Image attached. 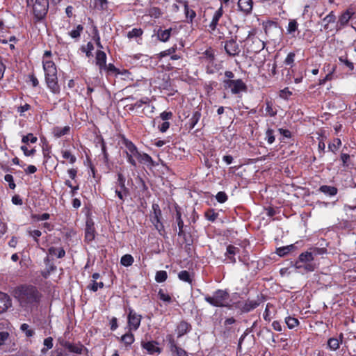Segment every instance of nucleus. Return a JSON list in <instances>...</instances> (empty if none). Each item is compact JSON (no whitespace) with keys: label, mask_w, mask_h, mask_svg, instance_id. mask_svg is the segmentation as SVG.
Segmentation results:
<instances>
[{"label":"nucleus","mask_w":356,"mask_h":356,"mask_svg":"<svg viewBox=\"0 0 356 356\" xmlns=\"http://www.w3.org/2000/svg\"><path fill=\"white\" fill-rule=\"evenodd\" d=\"M158 297L161 301L165 303L170 304L172 302V296L161 289L158 291Z\"/></svg>","instance_id":"43"},{"label":"nucleus","mask_w":356,"mask_h":356,"mask_svg":"<svg viewBox=\"0 0 356 356\" xmlns=\"http://www.w3.org/2000/svg\"><path fill=\"white\" fill-rule=\"evenodd\" d=\"M108 0H95V7L101 11L107 10L108 9Z\"/></svg>","instance_id":"57"},{"label":"nucleus","mask_w":356,"mask_h":356,"mask_svg":"<svg viewBox=\"0 0 356 356\" xmlns=\"http://www.w3.org/2000/svg\"><path fill=\"white\" fill-rule=\"evenodd\" d=\"M62 156L64 159L69 160L70 163L74 164L76 161V157L69 150H62Z\"/></svg>","instance_id":"51"},{"label":"nucleus","mask_w":356,"mask_h":356,"mask_svg":"<svg viewBox=\"0 0 356 356\" xmlns=\"http://www.w3.org/2000/svg\"><path fill=\"white\" fill-rule=\"evenodd\" d=\"M38 141V138L33 135L32 133H29L25 136H23L22 138V143L26 145L29 143H35Z\"/></svg>","instance_id":"46"},{"label":"nucleus","mask_w":356,"mask_h":356,"mask_svg":"<svg viewBox=\"0 0 356 356\" xmlns=\"http://www.w3.org/2000/svg\"><path fill=\"white\" fill-rule=\"evenodd\" d=\"M134 261V257L129 254L123 255L120 259V264L126 267L131 266Z\"/></svg>","instance_id":"49"},{"label":"nucleus","mask_w":356,"mask_h":356,"mask_svg":"<svg viewBox=\"0 0 356 356\" xmlns=\"http://www.w3.org/2000/svg\"><path fill=\"white\" fill-rule=\"evenodd\" d=\"M103 70L106 72L107 75L115 74L117 76L118 75V73H120L119 69L117 68L113 63L106 65V67H103Z\"/></svg>","instance_id":"52"},{"label":"nucleus","mask_w":356,"mask_h":356,"mask_svg":"<svg viewBox=\"0 0 356 356\" xmlns=\"http://www.w3.org/2000/svg\"><path fill=\"white\" fill-rule=\"evenodd\" d=\"M98 145H99L101 147L104 163L108 164L109 162V154L107 150L106 143L101 135L96 137V146Z\"/></svg>","instance_id":"23"},{"label":"nucleus","mask_w":356,"mask_h":356,"mask_svg":"<svg viewBox=\"0 0 356 356\" xmlns=\"http://www.w3.org/2000/svg\"><path fill=\"white\" fill-rule=\"evenodd\" d=\"M133 331L129 330L127 332L123 334L119 339L120 341L124 343L125 348L128 350L131 345L135 341L134 334L132 333Z\"/></svg>","instance_id":"32"},{"label":"nucleus","mask_w":356,"mask_h":356,"mask_svg":"<svg viewBox=\"0 0 356 356\" xmlns=\"http://www.w3.org/2000/svg\"><path fill=\"white\" fill-rule=\"evenodd\" d=\"M12 306V300L10 296L3 292L0 291V314L5 312Z\"/></svg>","instance_id":"24"},{"label":"nucleus","mask_w":356,"mask_h":356,"mask_svg":"<svg viewBox=\"0 0 356 356\" xmlns=\"http://www.w3.org/2000/svg\"><path fill=\"white\" fill-rule=\"evenodd\" d=\"M104 287V284L102 282H97L95 280H92L91 283L88 286V289L93 292L97 291L99 289H103Z\"/></svg>","instance_id":"54"},{"label":"nucleus","mask_w":356,"mask_h":356,"mask_svg":"<svg viewBox=\"0 0 356 356\" xmlns=\"http://www.w3.org/2000/svg\"><path fill=\"white\" fill-rule=\"evenodd\" d=\"M298 26L299 24L296 19H289L288 26L286 27V33L291 35L292 37H295L296 32H298V33H299Z\"/></svg>","instance_id":"35"},{"label":"nucleus","mask_w":356,"mask_h":356,"mask_svg":"<svg viewBox=\"0 0 356 356\" xmlns=\"http://www.w3.org/2000/svg\"><path fill=\"white\" fill-rule=\"evenodd\" d=\"M141 320V315L138 314L132 308H129L127 325L129 330L136 331L140 325Z\"/></svg>","instance_id":"14"},{"label":"nucleus","mask_w":356,"mask_h":356,"mask_svg":"<svg viewBox=\"0 0 356 356\" xmlns=\"http://www.w3.org/2000/svg\"><path fill=\"white\" fill-rule=\"evenodd\" d=\"M168 278V273L165 270H159L155 275V280L159 283L165 282Z\"/></svg>","instance_id":"59"},{"label":"nucleus","mask_w":356,"mask_h":356,"mask_svg":"<svg viewBox=\"0 0 356 356\" xmlns=\"http://www.w3.org/2000/svg\"><path fill=\"white\" fill-rule=\"evenodd\" d=\"M285 323L287 325V327L290 330L295 328L298 326L300 322L298 318L292 316H287L285 318Z\"/></svg>","instance_id":"45"},{"label":"nucleus","mask_w":356,"mask_h":356,"mask_svg":"<svg viewBox=\"0 0 356 356\" xmlns=\"http://www.w3.org/2000/svg\"><path fill=\"white\" fill-rule=\"evenodd\" d=\"M96 230L95 223L91 218L86 220L85 229V241L88 243L92 241L95 238Z\"/></svg>","instance_id":"18"},{"label":"nucleus","mask_w":356,"mask_h":356,"mask_svg":"<svg viewBox=\"0 0 356 356\" xmlns=\"http://www.w3.org/2000/svg\"><path fill=\"white\" fill-rule=\"evenodd\" d=\"M81 49L83 52L86 53V55L88 58L92 56V51L94 49V46L91 42H88L86 44V47H81Z\"/></svg>","instance_id":"60"},{"label":"nucleus","mask_w":356,"mask_h":356,"mask_svg":"<svg viewBox=\"0 0 356 356\" xmlns=\"http://www.w3.org/2000/svg\"><path fill=\"white\" fill-rule=\"evenodd\" d=\"M238 8L239 11L242 12L245 15H249L252 13L253 8L252 0H238Z\"/></svg>","instance_id":"22"},{"label":"nucleus","mask_w":356,"mask_h":356,"mask_svg":"<svg viewBox=\"0 0 356 356\" xmlns=\"http://www.w3.org/2000/svg\"><path fill=\"white\" fill-rule=\"evenodd\" d=\"M265 45V42L252 32L249 33L245 40L248 54H258L264 49Z\"/></svg>","instance_id":"7"},{"label":"nucleus","mask_w":356,"mask_h":356,"mask_svg":"<svg viewBox=\"0 0 356 356\" xmlns=\"http://www.w3.org/2000/svg\"><path fill=\"white\" fill-rule=\"evenodd\" d=\"M337 24V16L334 11H330L321 22V24L326 33H330L335 30Z\"/></svg>","instance_id":"15"},{"label":"nucleus","mask_w":356,"mask_h":356,"mask_svg":"<svg viewBox=\"0 0 356 356\" xmlns=\"http://www.w3.org/2000/svg\"><path fill=\"white\" fill-rule=\"evenodd\" d=\"M236 320L234 317L226 318L223 322V327L220 332L221 337L227 339L234 334L235 329L232 326L236 323Z\"/></svg>","instance_id":"17"},{"label":"nucleus","mask_w":356,"mask_h":356,"mask_svg":"<svg viewBox=\"0 0 356 356\" xmlns=\"http://www.w3.org/2000/svg\"><path fill=\"white\" fill-rule=\"evenodd\" d=\"M314 260L313 254L310 250L302 252L298 259L293 262V266L301 273L312 272L315 270V265L311 261ZM293 263V261L291 262Z\"/></svg>","instance_id":"5"},{"label":"nucleus","mask_w":356,"mask_h":356,"mask_svg":"<svg viewBox=\"0 0 356 356\" xmlns=\"http://www.w3.org/2000/svg\"><path fill=\"white\" fill-rule=\"evenodd\" d=\"M265 116L274 117L277 113V110L275 106L274 102L270 99H266L265 100Z\"/></svg>","instance_id":"30"},{"label":"nucleus","mask_w":356,"mask_h":356,"mask_svg":"<svg viewBox=\"0 0 356 356\" xmlns=\"http://www.w3.org/2000/svg\"><path fill=\"white\" fill-rule=\"evenodd\" d=\"M106 54L102 50H97L95 56V63L98 66L99 71L103 70V67H106Z\"/></svg>","instance_id":"26"},{"label":"nucleus","mask_w":356,"mask_h":356,"mask_svg":"<svg viewBox=\"0 0 356 356\" xmlns=\"http://www.w3.org/2000/svg\"><path fill=\"white\" fill-rule=\"evenodd\" d=\"M149 102L150 99L147 97H143L140 100L131 104L129 109L133 110L134 108H139L144 104H149Z\"/></svg>","instance_id":"50"},{"label":"nucleus","mask_w":356,"mask_h":356,"mask_svg":"<svg viewBox=\"0 0 356 356\" xmlns=\"http://www.w3.org/2000/svg\"><path fill=\"white\" fill-rule=\"evenodd\" d=\"M48 254L50 255H55L58 259H62L65 256V251L63 248H56L54 246H51L48 249Z\"/></svg>","instance_id":"38"},{"label":"nucleus","mask_w":356,"mask_h":356,"mask_svg":"<svg viewBox=\"0 0 356 356\" xmlns=\"http://www.w3.org/2000/svg\"><path fill=\"white\" fill-rule=\"evenodd\" d=\"M224 49L226 54L230 57H236L240 55L241 51L239 44L235 38H230L224 42Z\"/></svg>","instance_id":"13"},{"label":"nucleus","mask_w":356,"mask_h":356,"mask_svg":"<svg viewBox=\"0 0 356 356\" xmlns=\"http://www.w3.org/2000/svg\"><path fill=\"white\" fill-rule=\"evenodd\" d=\"M204 216L207 220L214 222L218 217V213L213 209H209L204 212Z\"/></svg>","instance_id":"48"},{"label":"nucleus","mask_w":356,"mask_h":356,"mask_svg":"<svg viewBox=\"0 0 356 356\" xmlns=\"http://www.w3.org/2000/svg\"><path fill=\"white\" fill-rule=\"evenodd\" d=\"M222 85L225 90H229L233 95H238L241 92H246L248 90L247 85L241 79L222 80Z\"/></svg>","instance_id":"10"},{"label":"nucleus","mask_w":356,"mask_h":356,"mask_svg":"<svg viewBox=\"0 0 356 356\" xmlns=\"http://www.w3.org/2000/svg\"><path fill=\"white\" fill-rule=\"evenodd\" d=\"M200 58L202 61L207 62L209 64H213L216 59L215 50L212 47H209L202 53Z\"/></svg>","instance_id":"25"},{"label":"nucleus","mask_w":356,"mask_h":356,"mask_svg":"<svg viewBox=\"0 0 356 356\" xmlns=\"http://www.w3.org/2000/svg\"><path fill=\"white\" fill-rule=\"evenodd\" d=\"M265 140L269 145L273 144L275 140V131L271 128H268L265 132Z\"/></svg>","instance_id":"47"},{"label":"nucleus","mask_w":356,"mask_h":356,"mask_svg":"<svg viewBox=\"0 0 356 356\" xmlns=\"http://www.w3.org/2000/svg\"><path fill=\"white\" fill-rule=\"evenodd\" d=\"M15 296L22 308L32 311L39 306L42 295L35 286L24 284L15 288Z\"/></svg>","instance_id":"2"},{"label":"nucleus","mask_w":356,"mask_h":356,"mask_svg":"<svg viewBox=\"0 0 356 356\" xmlns=\"http://www.w3.org/2000/svg\"><path fill=\"white\" fill-rule=\"evenodd\" d=\"M143 34V31L142 29L134 28L131 31L127 33V38L129 39H132L134 38H140Z\"/></svg>","instance_id":"56"},{"label":"nucleus","mask_w":356,"mask_h":356,"mask_svg":"<svg viewBox=\"0 0 356 356\" xmlns=\"http://www.w3.org/2000/svg\"><path fill=\"white\" fill-rule=\"evenodd\" d=\"M295 57V52H289L286 56V58L284 59V64L286 65H289L291 67H292L294 65Z\"/></svg>","instance_id":"62"},{"label":"nucleus","mask_w":356,"mask_h":356,"mask_svg":"<svg viewBox=\"0 0 356 356\" xmlns=\"http://www.w3.org/2000/svg\"><path fill=\"white\" fill-rule=\"evenodd\" d=\"M178 277L180 280L187 282L190 284H191L193 282V278L191 277V273L188 270H181L178 273Z\"/></svg>","instance_id":"42"},{"label":"nucleus","mask_w":356,"mask_h":356,"mask_svg":"<svg viewBox=\"0 0 356 356\" xmlns=\"http://www.w3.org/2000/svg\"><path fill=\"white\" fill-rule=\"evenodd\" d=\"M354 12L353 9L348 8L343 11L338 18L335 25V31H339L348 26L350 19L353 17Z\"/></svg>","instance_id":"16"},{"label":"nucleus","mask_w":356,"mask_h":356,"mask_svg":"<svg viewBox=\"0 0 356 356\" xmlns=\"http://www.w3.org/2000/svg\"><path fill=\"white\" fill-rule=\"evenodd\" d=\"M114 189L115 195L119 199L120 204H122L125 199L130 195V190L126 186L125 176L121 172L117 175V180L115 182Z\"/></svg>","instance_id":"6"},{"label":"nucleus","mask_w":356,"mask_h":356,"mask_svg":"<svg viewBox=\"0 0 356 356\" xmlns=\"http://www.w3.org/2000/svg\"><path fill=\"white\" fill-rule=\"evenodd\" d=\"M48 9L49 0H35V3L33 5L34 17L38 21L43 19L47 14Z\"/></svg>","instance_id":"12"},{"label":"nucleus","mask_w":356,"mask_h":356,"mask_svg":"<svg viewBox=\"0 0 356 356\" xmlns=\"http://www.w3.org/2000/svg\"><path fill=\"white\" fill-rule=\"evenodd\" d=\"M50 215L48 213H44L42 214H32L31 218L36 221H43L49 219Z\"/></svg>","instance_id":"64"},{"label":"nucleus","mask_w":356,"mask_h":356,"mask_svg":"<svg viewBox=\"0 0 356 356\" xmlns=\"http://www.w3.org/2000/svg\"><path fill=\"white\" fill-rule=\"evenodd\" d=\"M191 330V325L186 321H181L177 326L176 332L177 333V338H180L186 334Z\"/></svg>","instance_id":"28"},{"label":"nucleus","mask_w":356,"mask_h":356,"mask_svg":"<svg viewBox=\"0 0 356 356\" xmlns=\"http://www.w3.org/2000/svg\"><path fill=\"white\" fill-rule=\"evenodd\" d=\"M204 299L208 304L215 307H229V293L227 289H217L212 296L205 295Z\"/></svg>","instance_id":"4"},{"label":"nucleus","mask_w":356,"mask_h":356,"mask_svg":"<svg viewBox=\"0 0 356 356\" xmlns=\"http://www.w3.org/2000/svg\"><path fill=\"white\" fill-rule=\"evenodd\" d=\"M224 9L222 4L221 3L220 8H218L213 13L211 22L209 23V32L211 34H219V38L223 35V33L220 31V28L222 26Z\"/></svg>","instance_id":"9"},{"label":"nucleus","mask_w":356,"mask_h":356,"mask_svg":"<svg viewBox=\"0 0 356 356\" xmlns=\"http://www.w3.org/2000/svg\"><path fill=\"white\" fill-rule=\"evenodd\" d=\"M152 213L150 215V221L158 231L159 234L163 235L165 232L163 223L161 222L162 211L158 204H153L152 206Z\"/></svg>","instance_id":"11"},{"label":"nucleus","mask_w":356,"mask_h":356,"mask_svg":"<svg viewBox=\"0 0 356 356\" xmlns=\"http://www.w3.org/2000/svg\"><path fill=\"white\" fill-rule=\"evenodd\" d=\"M71 127L68 125L63 127L56 126L52 129V134L56 138H59L63 136L69 135Z\"/></svg>","instance_id":"27"},{"label":"nucleus","mask_w":356,"mask_h":356,"mask_svg":"<svg viewBox=\"0 0 356 356\" xmlns=\"http://www.w3.org/2000/svg\"><path fill=\"white\" fill-rule=\"evenodd\" d=\"M158 342L156 341H143L141 346L149 355H154L155 353L160 354L161 353V348L158 346Z\"/></svg>","instance_id":"20"},{"label":"nucleus","mask_w":356,"mask_h":356,"mask_svg":"<svg viewBox=\"0 0 356 356\" xmlns=\"http://www.w3.org/2000/svg\"><path fill=\"white\" fill-rule=\"evenodd\" d=\"M83 31V26L81 24H79L76 26V29L74 30H72L69 35L71 38L74 39H79L81 36V34L82 31Z\"/></svg>","instance_id":"53"},{"label":"nucleus","mask_w":356,"mask_h":356,"mask_svg":"<svg viewBox=\"0 0 356 356\" xmlns=\"http://www.w3.org/2000/svg\"><path fill=\"white\" fill-rule=\"evenodd\" d=\"M118 138H120L118 144L122 150L123 156L130 166L136 168L137 162L142 164L154 165L152 158L148 154L139 151L137 146L124 134H120Z\"/></svg>","instance_id":"1"},{"label":"nucleus","mask_w":356,"mask_h":356,"mask_svg":"<svg viewBox=\"0 0 356 356\" xmlns=\"http://www.w3.org/2000/svg\"><path fill=\"white\" fill-rule=\"evenodd\" d=\"M60 344L63 347L67 348L70 352L76 354H81L83 349L86 350L84 346L81 343L78 344H74L70 343V341L63 339L62 341H60Z\"/></svg>","instance_id":"19"},{"label":"nucleus","mask_w":356,"mask_h":356,"mask_svg":"<svg viewBox=\"0 0 356 356\" xmlns=\"http://www.w3.org/2000/svg\"><path fill=\"white\" fill-rule=\"evenodd\" d=\"M343 335L340 334L339 339L331 337L327 340V348L332 351H335L339 348L340 344L342 343Z\"/></svg>","instance_id":"33"},{"label":"nucleus","mask_w":356,"mask_h":356,"mask_svg":"<svg viewBox=\"0 0 356 356\" xmlns=\"http://www.w3.org/2000/svg\"><path fill=\"white\" fill-rule=\"evenodd\" d=\"M173 30L174 29L172 28L165 29V30H162L160 29L157 32L158 39L160 41L164 42L168 41L172 35V32Z\"/></svg>","instance_id":"36"},{"label":"nucleus","mask_w":356,"mask_h":356,"mask_svg":"<svg viewBox=\"0 0 356 356\" xmlns=\"http://www.w3.org/2000/svg\"><path fill=\"white\" fill-rule=\"evenodd\" d=\"M202 117L201 109H198L193 112L191 117L189 118L186 125L188 126L189 130H192L194 129L195 125L200 121Z\"/></svg>","instance_id":"31"},{"label":"nucleus","mask_w":356,"mask_h":356,"mask_svg":"<svg viewBox=\"0 0 356 356\" xmlns=\"http://www.w3.org/2000/svg\"><path fill=\"white\" fill-rule=\"evenodd\" d=\"M296 247L294 245L291 244L286 246L280 247L276 249V254L280 257H284L288 254L289 252L293 251Z\"/></svg>","instance_id":"40"},{"label":"nucleus","mask_w":356,"mask_h":356,"mask_svg":"<svg viewBox=\"0 0 356 356\" xmlns=\"http://www.w3.org/2000/svg\"><path fill=\"white\" fill-rule=\"evenodd\" d=\"M347 147L345 146L343 149H346ZM340 161H341V165L343 168H348L350 165H352L350 155L348 153L343 152V150L341 151L340 154Z\"/></svg>","instance_id":"39"},{"label":"nucleus","mask_w":356,"mask_h":356,"mask_svg":"<svg viewBox=\"0 0 356 356\" xmlns=\"http://www.w3.org/2000/svg\"><path fill=\"white\" fill-rule=\"evenodd\" d=\"M278 131L282 136V138H280L281 142H284V138H291L292 137V134L289 129L279 128Z\"/></svg>","instance_id":"63"},{"label":"nucleus","mask_w":356,"mask_h":356,"mask_svg":"<svg viewBox=\"0 0 356 356\" xmlns=\"http://www.w3.org/2000/svg\"><path fill=\"white\" fill-rule=\"evenodd\" d=\"M342 145L339 138H334L332 142L328 143V149L334 154H336Z\"/></svg>","instance_id":"41"},{"label":"nucleus","mask_w":356,"mask_h":356,"mask_svg":"<svg viewBox=\"0 0 356 356\" xmlns=\"http://www.w3.org/2000/svg\"><path fill=\"white\" fill-rule=\"evenodd\" d=\"M44 263L46 268L44 270L41 271L40 274L43 278L47 279L50 276L51 273L56 270V266L54 262L51 261L49 256H47L44 259Z\"/></svg>","instance_id":"21"},{"label":"nucleus","mask_w":356,"mask_h":356,"mask_svg":"<svg viewBox=\"0 0 356 356\" xmlns=\"http://www.w3.org/2000/svg\"><path fill=\"white\" fill-rule=\"evenodd\" d=\"M318 191L328 196H334L338 193V189L337 187L327 185L321 186Z\"/></svg>","instance_id":"37"},{"label":"nucleus","mask_w":356,"mask_h":356,"mask_svg":"<svg viewBox=\"0 0 356 356\" xmlns=\"http://www.w3.org/2000/svg\"><path fill=\"white\" fill-rule=\"evenodd\" d=\"M318 150L319 152V156L322 157L325 152V143L323 136H321V138H318Z\"/></svg>","instance_id":"61"},{"label":"nucleus","mask_w":356,"mask_h":356,"mask_svg":"<svg viewBox=\"0 0 356 356\" xmlns=\"http://www.w3.org/2000/svg\"><path fill=\"white\" fill-rule=\"evenodd\" d=\"M175 211H176V213H175L176 222H177V226L179 228L178 236L184 237L185 236V232L184 230V221L181 218V212L180 208L179 207H177L175 208Z\"/></svg>","instance_id":"29"},{"label":"nucleus","mask_w":356,"mask_h":356,"mask_svg":"<svg viewBox=\"0 0 356 356\" xmlns=\"http://www.w3.org/2000/svg\"><path fill=\"white\" fill-rule=\"evenodd\" d=\"M339 60L341 63L343 64L350 71H353L355 68L354 63L348 58L347 54L339 56Z\"/></svg>","instance_id":"44"},{"label":"nucleus","mask_w":356,"mask_h":356,"mask_svg":"<svg viewBox=\"0 0 356 356\" xmlns=\"http://www.w3.org/2000/svg\"><path fill=\"white\" fill-rule=\"evenodd\" d=\"M20 330L25 334L27 337H31L35 334V331L31 329L27 323H23L20 326Z\"/></svg>","instance_id":"58"},{"label":"nucleus","mask_w":356,"mask_h":356,"mask_svg":"<svg viewBox=\"0 0 356 356\" xmlns=\"http://www.w3.org/2000/svg\"><path fill=\"white\" fill-rule=\"evenodd\" d=\"M165 341L168 343V347L170 352L172 353L177 352L178 350L181 349L177 344L175 337L172 334H168L166 335Z\"/></svg>","instance_id":"34"},{"label":"nucleus","mask_w":356,"mask_h":356,"mask_svg":"<svg viewBox=\"0 0 356 356\" xmlns=\"http://www.w3.org/2000/svg\"><path fill=\"white\" fill-rule=\"evenodd\" d=\"M259 305L260 301L259 300H239L234 301L232 303L229 302V307H227V308L238 310L241 314H245L254 310L258 307Z\"/></svg>","instance_id":"8"},{"label":"nucleus","mask_w":356,"mask_h":356,"mask_svg":"<svg viewBox=\"0 0 356 356\" xmlns=\"http://www.w3.org/2000/svg\"><path fill=\"white\" fill-rule=\"evenodd\" d=\"M184 14L186 15V19H188L187 22L188 23H192L193 19L196 17L195 11L192 9H190L188 6H187L186 8H184Z\"/></svg>","instance_id":"55"},{"label":"nucleus","mask_w":356,"mask_h":356,"mask_svg":"<svg viewBox=\"0 0 356 356\" xmlns=\"http://www.w3.org/2000/svg\"><path fill=\"white\" fill-rule=\"evenodd\" d=\"M44 80L49 90L55 95L59 94L60 87L58 84L57 67L52 60H42Z\"/></svg>","instance_id":"3"}]
</instances>
